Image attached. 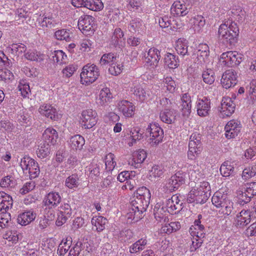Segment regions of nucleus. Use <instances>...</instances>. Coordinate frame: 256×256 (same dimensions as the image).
Wrapping results in <instances>:
<instances>
[{"mask_svg":"<svg viewBox=\"0 0 256 256\" xmlns=\"http://www.w3.org/2000/svg\"><path fill=\"white\" fill-rule=\"evenodd\" d=\"M151 194L150 191L145 186L139 188L131 198L130 207L127 213L128 220L136 222L143 217L150 204Z\"/></svg>","mask_w":256,"mask_h":256,"instance_id":"nucleus-1","label":"nucleus"},{"mask_svg":"<svg viewBox=\"0 0 256 256\" xmlns=\"http://www.w3.org/2000/svg\"><path fill=\"white\" fill-rule=\"evenodd\" d=\"M238 32V28L236 23L228 21L222 24L218 31L221 42L229 48L236 43Z\"/></svg>","mask_w":256,"mask_h":256,"instance_id":"nucleus-2","label":"nucleus"},{"mask_svg":"<svg viewBox=\"0 0 256 256\" xmlns=\"http://www.w3.org/2000/svg\"><path fill=\"white\" fill-rule=\"evenodd\" d=\"M100 76V71L94 64L84 66L80 74V82L82 84L89 85L94 82Z\"/></svg>","mask_w":256,"mask_h":256,"instance_id":"nucleus-3","label":"nucleus"},{"mask_svg":"<svg viewBox=\"0 0 256 256\" xmlns=\"http://www.w3.org/2000/svg\"><path fill=\"white\" fill-rule=\"evenodd\" d=\"M146 135L149 136L148 143L152 146H156L162 140L164 132L158 124H150L146 131Z\"/></svg>","mask_w":256,"mask_h":256,"instance_id":"nucleus-4","label":"nucleus"},{"mask_svg":"<svg viewBox=\"0 0 256 256\" xmlns=\"http://www.w3.org/2000/svg\"><path fill=\"white\" fill-rule=\"evenodd\" d=\"M130 90L136 99L139 102H144L153 98V94L150 90L148 88H144L137 80L130 84Z\"/></svg>","mask_w":256,"mask_h":256,"instance_id":"nucleus-5","label":"nucleus"},{"mask_svg":"<svg viewBox=\"0 0 256 256\" xmlns=\"http://www.w3.org/2000/svg\"><path fill=\"white\" fill-rule=\"evenodd\" d=\"M188 156L190 160H194L202 150L201 136L198 133H193L190 138Z\"/></svg>","mask_w":256,"mask_h":256,"instance_id":"nucleus-6","label":"nucleus"},{"mask_svg":"<svg viewBox=\"0 0 256 256\" xmlns=\"http://www.w3.org/2000/svg\"><path fill=\"white\" fill-rule=\"evenodd\" d=\"M80 30L86 36H91L95 30L94 18L91 16L83 14L78 21Z\"/></svg>","mask_w":256,"mask_h":256,"instance_id":"nucleus-7","label":"nucleus"},{"mask_svg":"<svg viewBox=\"0 0 256 256\" xmlns=\"http://www.w3.org/2000/svg\"><path fill=\"white\" fill-rule=\"evenodd\" d=\"M242 60V55L236 51H228L222 53L220 61L222 64L232 67L240 64Z\"/></svg>","mask_w":256,"mask_h":256,"instance_id":"nucleus-8","label":"nucleus"},{"mask_svg":"<svg viewBox=\"0 0 256 256\" xmlns=\"http://www.w3.org/2000/svg\"><path fill=\"white\" fill-rule=\"evenodd\" d=\"M20 166L24 171L28 170L30 179L37 178L40 174L38 163L33 158L25 156L22 160Z\"/></svg>","mask_w":256,"mask_h":256,"instance_id":"nucleus-9","label":"nucleus"},{"mask_svg":"<svg viewBox=\"0 0 256 256\" xmlns=\"http://www.w3.org/2000/svg\"><path fill=\"white\" fill-rule=\"evenodd\" d=\"M98 120V114L95 110L88 109L82 111L81 124L84 128H92L97 123Z\"/></svg>","mask_w":256,"mask_h":256,"instance_id":"nucleus-10","label":"nucleus"},{"mask_svg":"<svg viewBox=\"0 0 256 256\" xmlns=\"http://www.w3.org/2000/svg\"><path fill=\"white\" fill-rule=\"evenodd\" d=\"M254 210H242L238 212L234 220V224L237 228H243L251 222Z\"/></svg>","mask_w":256,"mask_h":256,"instance_id":"nucleus-11","label":"nucleus"},{"mask_svg":"<svg viewBox=\"0 0 256 256\" xmlns=\"http://www.w3.org/2000/svg\"><path fill=\"white\" fill-rule=\"evenodd\" d=\"M62 197L58 192H51L45 196L42 205L45 209H53L56 208L62 202Z\"/></svg>","mask_w":256,"mask_h":256,"instance_id":"nucleus-12","label":"nucleus"},{"mask_svg":"<svg viewBox=\"0 0 256 256\" xmlns=\"http://www.w3.org/2000/svg\"><path fill=\"white\" fill-rule=\"evenodd\" d=\"M238 74L232 69L226 70L222 74L221 83L224 88L226 89L234 86L238 82Z\"/></svg>","mask_w":256,"mask_h":256,"instance_id":"nucleus-13","label":"nucleus"},{"mask_svg":"<svg viewBox=\"0 0 256 256\" xmlns=\"http://www.w3.org/2000/svg\"><path fill=\"white\" fill-rule=\"evenodd\" d=\"M208 196L205 192L196 188L191 190L187 196L186 201L188 203L204 204L208 200Z\"/></svg>","mask_w":256,"mask_h":256,"instance_id":"nucleus-14","label":"nucleus"},{"mask_svg":"<svg viewBox=\"0 0 256 256\" xmlns=\"http://www.w3.org/2000/svg\"><path fill=\"white\" fill-rule=\"evenodd\" d=\"M160 57V50L155 48H152L149 49L148 56L145 58V64L150 66L152 68H154L158 66Z\"/></svg>","mask_w":256,"mask_h":256,"instance_id":"nucleus-15","label":"nucleus"},{"mask_svg":"<svg viewBox=\"0 0 256 256\" xmlns=\"http://www.w3.org/2000/svg\"><path fill=\"white\" fill-rule=\"evenodd\" d=\"M59 212L60 214L56 220V224L58 226H61L71 216L72 210L70 205L64 202L59 207Z\"/></svg>","mask_w":256,"mask_h":256,"instance_id":"nucleus-16","label":"nucleus"},{"mask_svg":"<svg viewBox=\"0 0 256 256\" xmlns=\"http://www.w3.org/2000/svg\"><path fill=\"white\" fill-rule=\"evenodd\" d=\"M182 203H180V200L178 196L173 195L170 198L166 200L165 206V210L168 212L170 214H176L182 210Z\"/></svg>","mask_w":256,"mask_h":256,"instance_id":"nucleus-17","label":"nucleus"},{"mask_svg":"<svg viewBox=\"0 0 256 256\" xmlns=\"http://www.w3.org/2000/svg\"><path fill=\"white\" fill-rule=\"evenodd\" d=\"M241 128L240 122H236L235 120L229 121L224 128L226 137L228 138H234L240 132Z\"/></svg>","mask_w":256,"mask_h":256,"instance_id":"nucleus-18","label":"nucleus"},{"mask_svg":"<svg viewBox=\"0 0 256 256\" xmlns=\"http://www.w3.org/2000/svg\"><path fill=\"white\" fill-rule=\"evenodd\" d=\"M184 182L185 175L180 172H178L168 180L166 187L170 191H174Z\"/></svg>","mask_w":256,"mask_h":256,"instance_id":"nucleus-19","label":"nucleus"},{"mask_svg":"<svg viewBox=\"0 0 256 256\" xmlns=\"http://www.w3.org/2000/svg\"><path fill=\"white\" fill-rule=\"evenodd\" d=\"M198 114L200 116H206L208 114L210 108V100L206 97L199 98L196 102Z\"/></svg>","mask_w":256,"mask_h":256,"instance_id":"nucleus-20","label":"nucleus"},{"mask_svg":"<svg viewBox=\"0 0 256 256\" xmlns=\"http://www.w3.org/2000/svg\"><path fill=\"white\" fill-rule=\"evenodd\" d=\"M210 48L206 44H200L198 47L197 58L200 65L208 64L210 62Z\"/></svg>","mask_w":256,"mask_h":256,"instance_id":"nucleus-21","label":"nucleus"},{"mask_svg":"<svg viewBox=\"0 0 256 256\" xmlns=\"http://www.w3.org/2000/svg\"><path fill=\"white\" fill-rule=\"evenodd\" d=\"M236 104L230 97L223 98L220 108V112L224 116H230L234 112Z\"/></svg>","mask_w":256,"mask_h":256,"instance_id":"nucleus-22","label":"nucleus"},{"mask_svg":"<svg viewBox=\"0 0 256 256\" xmlns=\"http://www.w3.org/2000/svg\"><path fill=\"white\" fill-rule=\"evenodd\" d=\"M188 6L189 5L186 4L184 0H176L171 7V12L177 16H185L188 12Z\"/></svg>","mask_w":256,"mask_h":256,"instance_id":"nucleus-23","label":"nucleus"},{"mask_svg":"<svg viewBox=\"0 0 256 256\" xmlns=\"http://www.w3.org/2000/svg\"><path fill=\"white\" fill-rule=\"evenodd\" d=\"M118 110L126 117L130 118L134 115L135 106L131 102L123 100L118 102Z\"/></svg>","mask_w":256,"mask_h":256,"instance_id":"nucleus-24","label":"nucleus"},{"mask_svg":"<svg viewBox=\"0 0 256 256\" xmlns=\"http://www.w3.org/2000/svg\"><path fill=\"white\" fill-rule=\"evenodd\" d=\"M176 112L172 108H164L160 114L161 120L168 124L174 122L176 119Z\"/></svg>","mask_w":256,"mask_h":256,"instance_id":"nucleus-25","label":"nucleus"},{"mask_svg":"<svg viewBox=\"0 0 256 256\" xmlns=\"http://www.w3.org/2000/svg\"><path fill=\"white\" fill-rule=\"evenodd\" d=\"M154 218L158 222H161L162 224L168 222V219L166 216V211L164 206H162L158 204H157L154 209Z\"/></svg>","mask_w":256,"mask_h":256,"instance_id":"nucleus-26","label":"nucleus"},{"mask_svg":"<svg viewBox=\"0 0 256 256\" xmlns=\"http://www.w3.org/2000/svg\"><path fill=\"white\" fill-rule=\"evenodd\" d=\"M40 112L50 120H56L58 119V115L56 109L50 104H44L39 108Z\"/></svg>","mask_w":256,"mask_h":256,"instance_id":"nucleus-27","label":"nucleus"},{"mask_svg":"<svg viewBox=\"0 0 256 256\" xmlns=\"http://www.w3.org/2000/svg\"><path fill=\"white\" fill-rule=\"evenodd\" d=\"M158 22L162 28H169L172 31H176L178 28L176 21L172 16H164L160 17Z\"/></svg>","mask_w":256,"mask_h":256,"instance_id":"nucleus-28","label":"nucleus"},{"mask_svg":"<svg viewBox=\"0 0 256 256\" xmlns=\"http://www.w3.org/2000/svg\"><path fill=\"white\" fill-rule=\"evenodd\" d=\"M43 142L54 145L56 142L58 138V132L52 128H47L42 134Z\"/></svg>","mask_w":256,"mask_h":256,"instance_id":"nucleus-29","label":"nucleus"},{"mask_svg":"<svg viewBox=\"0 0 256 256\" xmlns=\"http://www.w3.org/2000/svg\"><path fill=\"white\" fill-rule=\"evenodd\" d=\"M12 202L11 196L3 192H0V212H6L12 208Z\"/></svg>","mask_w":256,"mask_h":256,"instance_id":"nucleus-30","label":"nucleus"},{"mask_svg":"<svg viewBox=\"0 0 256 256\" xmlns=\"http://www.w3.org/2000/svg\"><path fill=\"white\" fill-rule=\"evenodd\" d=\"M236 164L234 161L226 160L220 167V172L223 176L227 177L234 174V166Z\"/></svg>","mask_w":256,"mask_h":256,"instance_id":"nucleus-31","label":"nucleus"},{"mask_svg":"<svg viewBox=\"0 0 256 256\" xmlns=\"http://www.w3.org/2000/svg\"><path fill=\"white\" fill-rule=\"evenodd\" d=\"M188 42L184 38H180L176 42V50L177 53L182 56H188Z\"/></svg>","mask_w":256,"mask_h":256,"instance_id":"nucleus-32","label":"nucleus"},{"mask_svg":"<svg viewBox=\"0 0 256 256\" xmlns=\"http://www.w3.org/2000/svg\"><path fill=\"white\" fill-rule=\"evenodd\" d=\"M146 158V153L144 150H140L134 152L132 155V158L129 164L134 166L136 168L142 164Z\"/></svg>","mask_w":256,"mask_h":256,"instance_id":"nucleus-33","label":"nucleus"},{"mask_svg":"<svg viewBox=\"0 0 256 256\" xmlns=\"http://www.w3.org/2000/svg\"><path fill=\"white\" fill-rule=\"evenodd\" d=\"M36 218V214L32 211H27L20 214L17 218L18 223L22 226H26Z\"/></svg>","mask_w":256,"mask_h":256,"instance_id":"nucleus-34","label":"nucleus"},{"mask_svg":"<svg viewBox=\"0 0 256 256\" xmlns=\"http://www.w3.org/2000/svg\"><path fill=\"white\" fill-rule=\"evenodd\" d=\"M128 28L129 32L134 34L142 30L144 28V26L142 20L140 18H134L130 21Z\"/></svg>","mask_w":256,"mask_h":256,"instance_id":"nucleus-35","label":"nucleus"},{"mask_svg":"<svg viewBox=\"0 0 256 256\" xmlns=\"http://www.w3.org/2000/svg\"><path fill=\"white\" fill-rule=\"evenodd\" d=\"M84 143V137L79 134H76L70 138V144L74 150H81Z\"/></svg>","mask_w":256,"mask_h":256,"instance_id":"nucleus-36","label":"nucleus"},{"mask_svg":"<svg viewBox=\"0 0 256 256\" xmlns=\"http://www.w3.org/2000/svg\"><path fill=\"white\" fill-rule=\"evenodd\" d=\"M112 98V94L108 88H104L100 91L97 102L101 105L107 104Z\"/></svg>","mask_w":256,"mask_h":256,"instance_id":"nucleus-37","label":"nucleus"},{"mask_svg":"<svg viewBox=\"0 0 256 256\" xmlns=\"http://www.w3.org/2000/svg\"><path fill=\"white\" fill-rule=\"evenodd\" d=\"M246 94L252 104L256 102V79H253L246 86Z\"/></svg>","mask_w":256,"mask_h":256,"instance_id":"nucleus-38","label":"nucleus"},{"mask_svg":"<svg viewBox=\"0 0 256 256\" xmlns=\"http://www.w3.org/2000/svg\"><path fill=\"white\" fill-rule=\"evenodd\" d=\"M164 168L162 166L154 165L150 170L148 178L151 181H155L164 174Z\"/></svg>","mask_w":256,"mask_h":256,"instance_id":"nucleus-39","label":"nucleus"},{"mask_svg":"<svg viewBox=\"0 0 256 256\" xmlns=\"http://www.w3.org/2000/svg\"><path fill=\"white\" fill-rule=\"evenodd\" d=\"M7 50L8 52L18 56L26 51V47L22 43L12 44L7 48Z\"/></svg>","mask_w":256,"mask_h":256,"instance_id":"nucleus-40","label":"nucleus"},{"mask_svg":"<svg viewBox=\"0 0 256 256\" xmlns=\"http://www.w3.org/2000/svg\"><path fill=\"white\" fill-rule=\"evenodd\" d=\"M92 224L98 232H102L105 228V225L108 222L106 218L102 216H95L92 219Z\"/></svg>","mask_w":256,"mask_h":256,"instance_id":"nucleus-41","label":"nucleus"},{"mask_svg":"<svg viewBox=\"0 0 256 256\" xmlns=\"http://www.w3.org/2000/svg\"><path fill=\"white\" fill-rule=\"evenodd\" d=\"M192 28L195 32H200L206 24V20L204 16L197 15L191 19Z\"/></svg>","mask_w":256,"mask_h":256,"instance_id":"nucleus-42","label":"nucleus"},{"mask_svg":"<svg viewBox=\"0 0 256 256\" xmlns=\"http://www.w3.org/2000/svg\"><path fill=\"white\" fill-rule=\"evenodd\" d=\"M117 60L116 54L112 52H109L104 54L100 60V64L101 66L108 65L110 66L112 64L116 62Z\"/></svg>","mask_w":256,"mask_h":256,"instance_id":"nucleus-43","label":"nucleus"},{"mask_svg":"<svg viewBox=\"0 0 256 256\" xmlns=\"http://www.w3.org/2000/svg\"><path fill=\"white\" fill-rule=\"evenodd\" d=\"M228 198L226 194H224L220 191L216 192L212 198V202L216 208L222 206Z\"/></svg>","mask_w":256,"mask_h":256,"instance_id":"nucleus-44","label":"nucleus"},{"mask_svg":"<svg viewBox=\"0 0 256 256\" xmlns=\"http://www.w3.org/2000/svg\"><path fill=\"white\" fill-rule=\"evenodd\" d=\"M124 34L123 32L120 28H116L111 38V44L114 46H122V38L124 36Z\"/></svg>","mask_w":256,"mask_h":256,"instance_id":"nucleus-45","label":"nucleus"},{"mask_svg":"<svg viewBox=\"0 0 256 256\" xmlns=\"http://www.w3.org/2000/svg\"><path fill=\"white\" fill-rule=\"evenodd\" d=\"M84 7L93 10H100L104 8V4L101 0H85Z\"/></svg>","mask_w":256,"mask_h":256,"instance_id":"nucleus-46","label":"nucleus"},{"mask_svg":"<svg viewBox=\"0 0 256 256\" xmlns=\"http://www.w3.org/2000/svg\"><path fill=\"white\" fill-rule=\"evenodd\" d=\"M72 33L70 32L69 30L62 29L56 30L54 33L56 38L60 40H66L70 42L72 38Z\"/></svg>","mask_w":256,"mask_h":256,"instance_id":"nucleus-47","label":"nucleus"},{"mask_svg":"<svg viewBox=\"0 0 256 256\" xmlns=\"http://www.w3.org/2000/svg\"><path fill=\"white\" fill-rule=\"evenodd\" d=\"M148 241L146 239L141 238L136 242L130 246V252L136 254L143 250L147 244Z\"/></svg>","mask_w":256,"mask_h":256,"instance_id":"nucleus-48","label":"nucleus"},{"mask_svg":"<svg viewBox=\"0 0 256 256\" xmlns=\"http://www.w3.org/2000/svg\"><path fill=\"white\" fill-rule=\"evenodd\" d=\"M164 62L170 68H174L178 66L179 60L174 54L168 53L165 56Z\"/></svg>","mask_w":256,"mask_h":256,"instance_id":"nucleus-49","label":"nucleus"},{"mask_svg":"<svg viewBox=\"0 0 256 256\" xmlns=\"http://www.w3.org/2000/svg\"><path fill=\"white\" fill-rule=\"evenodd\" d=\"M219 212H220L224 216H228L233 212L234 203L229 199L226 200L222 206H219Z\"/></svg>","mask_w":256,"mask_h":256,"instance_id":"nucleus-50","label":"nucleus"},{"mask_svg":"<svg viewBox=\"0 0 256 256\" xmlns=\"http://www.w3.org/2000/svg\"><path fill=\"white\" fill-rule=\"evenodd\" d=\"M118 238L122 242L130 243L134 240V234L130 230H125L120 232Z\"/></svg>","mask_w":256,"mask_h":256,"instance_id":"nucleus-51","label":"nucleus"},{"mask_svg":"<svg viewBox=\"0 0 256 256\" xmlns=\"http://www.w3.org/2000/svg\"><path fill=\"white\" fill-rule=\"evenodd\" d=\"M72 242L71 237H67L66 239H63L61 243L59 244L58 250L60 256H64L69 250Z\"/></svg>","mask_w":256,"mask_h":256,"instance_id":"nucleus-52","label":"nucleus"},{"mask_svg":"<svg viewBox=\"0 0 256 256\" xmlns=\"http://www.w3.org/2000/svg\"><path fill=\"white\" fill-rule=\"evenodd\" d=\"M256 174V164L249 165L242 171V178L243 180H247Z\"/></svg>","mask_w":256,"mask_h":256,"instance_id":"nucleus-53","label":"nucleus"},{"mask_svg":"<svg viewBox=\"0 0 256 256\" xmlns=\"http://www.w3.org/2000/svg\"><path fill=\"white\" fill-rule=\"evenodd\" d=\"M142 2L140 0H130L127 4V8L128 10L136 12H142Z\"/></svg>","mask_w":256,"mask_h":256,"instance_id":"nucleus-54","label":"nucleus"},{"mask_svg":"<svg viewBox=\"0 0 256 256\" xmlns=\"http://www.w3.org/2000/svg\"><path fill=\"white\" fill-rule=\"evenodd\" d=\"M44 55L40 52L30 50L24 54V57L32 61L41 62L44 59Z\"/></svg>","mask_w":256,"mask_h":256,"instance_id":"nucleus-55","label":"nucleus"},{"mask_svg":"<svg viewBox=\"0 0 256 256\" xmlns=\"http://www.w3.org/2000/svg\"><path fill=\"white\" fill-rule=\"evenodd\" d=\"M232 14L234 18L238 22H243L246 18V12L241 7L238 6L236 8H233L232 10Z\"/></svg>","mask_w":256,"mask_h":256,"instance_id":"nucleus-56","label":"nucleus"},{"mask_svg":"<svg viewBox=\"0 0 256 256\" xmlns=\"http://www.w3.org/2000/svg\"><path fill=\"white\" fill-rule=\"evenodd\" d=\"M50 145L43 142L40 144L39 148L36 151V154L38 158H43L47 156L50 152Z\"/></svg>","mask_w":256,"mask_h":256,"instance_id":"nucleus-57","label":"nucleus"},{"mask_svg":"<svg viewBox=\"0 0 256 256\" xmlns=\"http://www.w3.org/2000/svg\"><path fill=\"white\" fill-rule=\"evenodd\" d=\"M52 57L54 62L59 64L66 63L68 60L67 56L61 50L54 51Z\"/></svg>","mask_w":256,"mask_h":256,"instance_id":"nucleus-58","label":"nucleus"},{"mask_svg":"<svg viewBox=\"0 0 256 256\" xmlns=\"http://www.w3.org/2000/svg\"><path fill=\"white\" fill-rule=\"evenodd\" d=\"M202 77L204 82L208 84H212L215 80V74L212 69H207L203 72Z\"/></svg>","mask_w":256,"mask_h":256,"instance_id":"nucleus-59","label":"nucleus"},{"mask_svg":"<svg viewBox=\"0 0 256 256\" xmlns=\"http://www.w3.org/2000/svg\"><path fill=\"white\" fill-rule=\"evenodd\" d=\"M237 196L238 199V203L240 205H244L249 202L252 198V196H250L248 192H246V189H244V191H238L237 192Z\"/></svg>","mask_w":256,"mask_h":256,"instance_id":"nucleus-60","label":"nucleus"},{"mask_svg":"<svg viewBox=\"0 0 256 256\" xmlns=\"http://www.w3.org/2000/svg\"><path fill=\"white\" fill-rule=\"evenodd\" d=\"M78 180L79 178L77 174H72L66 179L65 186L70 189L76 188L79 184Z\"/></svg>","mask_w":256,"mask_h":256,"instance_id":"nucleus-61","label":"nucleus"},{"mask_svg":"<svg viewBox=\"0 0 256 256\" xmlns=\"http://www.w3.org/2000/svg\"><path fill=\"white\" fill-rule=\"evenodd\" d=\"M114 156L112 153L107 154L105 158L106 169L107 171L113 170L116 165V162L114 160Z\"/></svg>","mask_w":256,"mask_h":256,"instance_id":"nucleus-62","label":"nucleus"},{"mask_svg":"<svg viewBox=\"0 0 256 256\" xmlns=\"http://www.w3.org/2000/svg\"><path fill=\"white\" fill-rule=\"evenodd\" d=\"M164 87L170 92H174L176 89V84L171 77L167 76L163 80Z\"/></svg>","mask_w":256,"mask_h":256,"instance_id":"nucleus-63","label":"nucleus"},{"mask_svg":"<svg viewBox=\"0 0 256 256\" xmlns=\"http://www.w3.org/2000/svg\"><path fill=\"white\" fill-rule=\"evenodd\" d=\"M122 70L123 66L115 62L110 66L108 72L112 75L118 76L122 72Z\"/></svg>","mask_w":256,"mask_h":256,"instance_id":"nucleus-64","label":"nucleus"}]
</instances>
